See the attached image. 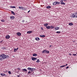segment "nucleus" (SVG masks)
I'll use <instances>...</instances> for the list:
<instances>
[{
    "label": "nucleus",
    "mask_w": 77,
    "mask_h": 77,
    "mask_svg": "<svg viewBox=\"0 0 77 77\" xmlns=\"http://www.w3.org/2000/svg\"><path fill=\"white\" fill-rule=\"evenodd\" d=\"M9 57L8 55H5V54H0V60H3L5 59H8Z\"/></svg>",
    "instance_id": "obj_1"
},
{
    "label": "nucleus",
    "mask_w": 77,
    "mask_h": 77,
    "mask_svg": "<svg viewBox=\"0 0 77 77\" xmlns=\"http://www.w3.org/2000/svg\"><path fill=\"white\" fill-rule=\"evenodd\" d=\"M46 29H53L55 27L54 26H46Z\"/></svg>",
    "instance_id": "obj_2"
},
{
    "label": "nucleus",
    "mask_w": 77,
    "mask_h": 77,
    "mask_svg": "<svg viewBox=\"0 0 77 77\" xmlns=\"http://www.w3.org/2000/svg\"><path fill=\"white\" fill-rule=\"evenodd\" d=\"M61 5H65V3L63 2V0H61L60 1Z\"/></svg>",
    "instance_id": "obj_3"
},
{
    "label": "nucleus",
    "mask_w": 77,
    "mask_h": 77,
    "mask_svg": "<svg viewBox=\"0 0 77 77\" xmlns=\"http://www.w3.org/2000/svg\"><path fill=\"white\" fill-rule=\"evenodd\" d=\"M0 74L2 76H5V77L7 76V75L4 73H1Z\"/></svg>",
    "instance_id": "obj_4"
},
{
    "label": "nucleus",
    "mask_w": 77,
    "mask_h": 77,
    "mask_svg": "<svg viewBox=\"0 0 77 77\" xmlns=\"http://www.w3.org/2000/svg\"><path fill=\"white\" fill-rule=\"evenodd\" d=\"M37 59V58H36L34 57H32V60L35 61V60H36Z\"/></svg>",
    "instance_id": "obj_5"
},
{
    "label": "nucleus",
    "mask_w": 77,
    "mask_h": 77,
    "mask_svg": "<svg viewBox=\"0 0 77 77\" xmlns=\"http://www.w3.org/2000/svg\"><path fill=\"white\" fill-rule=\"evenodd\" d=\"M5 38L6 39H9L10 38V36L9 35H8L5 36Z\"/></svg>",
    "instance_id": "obj_6"
},
{
    "label": "nucleus",
    "mask_w": 77,
    "mask_h": 77,
    "mask_svg": "<svg viewBox=\"0 0 77 77\" xmlns=\"http://www.w3.org/2000/svg\"><path fill=\"white\" fill-rule=\"evenodd\" d=\"M18 50V48H14V52H16Z\"/></svg>",
    "instance_id": "obj_7"
},
{
    "label": "nucleus",
    "mask_w": 77,
    "mask_h": 77,
    "mask_svg": "<svg viewBox=\"0 0 77 77\" xmlns=\"http://www.w3.org/2000/svg\"><path fill=\"white\" fill-rule=\"evenodd\" d=\"M15 18V17L14 16H12L10 17V19L11 20H14Z\"/></svg>",
    "instance_id": "obj_8"
},
{
    "label": "nucleus",
    "mask_w": 77,
    "mask_h": 77,
    "mask_svg": "<svg viewBox=\"0 0 77 77\" xmlns=\"http://www.w3.org/2000/svg\"><path fill=\"white\" fill-rule=\"evenodd\" d=\"M17 35L18 36H21V33L20 32H18L17 33Z\"/></svg>",
    "instance_id": "obj_9"
},
{
    "label": "nucleus",
    "mask_w": 77,
    "mask_h": 77,
    "mask_svg": "<svg viewBox=\"0 0 77 77\" xmlns=\"http://www.w3.org/2000/svg\"><path fill=\"white\" fill-rule=\"evenodd\" d=\"M40 37L41 38H45V35H40Z\"/></svg>",
    "instance_id": "obj_10"
},
{
    "label": "nucleus",
    "mask_w": 77,
    "mask_h": 77,
    "mask_svg": "<svg viewBox=\"0 0 77 77\" xmlns=\"http://www.w3.org/2000/svg\"><path fill=\"white\" fill-rule=\"evenodd\" d=\"M22 70L24 72V71L27 72V70L25 69H22Z\"/></svg>",
    "instance_id": "obj_11"
},
{
    "label": "nucleus",
    "mask_w": 77,
    "mask_h": 77,
    "mask_svg": "<svg viewBox=\"0 0 77 77\" xmlns=\"http://www.w3.org/2000/svg\"><path fill=\"white\" fill-rule=\"evenodd\" d=\"M72 18H75V15L74 14H72Z\"/></svg>",
    "instance_id": "obj_12"
},
{
    "label": "nucleus",
    "mask_w": 77,
    "mask_h": 77,
    "mask_svg": "<svg viewBox=\"0 0 77 77\" xmlns=\"http://www.w3.org/2000/svg\"><path fill=\"white\" fill-rule=\"evenodd\" d=\"M44 26H45V27H47L48 26V23H45V24H44Z\"/></svg>",
    "instance_id": "obj_13"
},
{
    "label": "nucleus",
    "mask_w": 77,
    "mask_h": 77,
    "mask_svg": "<svg viewBox=\"0 0 77 77\" xmlns=\"http://www.w3.org/2000/svg\"><path fill=\"white\" fill-rule=\"evenodd\" d=\"M35 40H36V41H38L40 40L39 38L38 37L35 38Z\"/></svg>",
    "instance_id": "obj_14"
},
{
    "label": "nucleus",
    "mask_w": 77,
    "mask_h": 77,
    "mask_svg": "<svg viewBox=\"0 0 77 77\" xmlns=\"http://www.w3.org/2000/svg\"><path fill=\"white\" fill-rule=\"evenodd\" d=\"M27 69H28V70H29L30 71H31L32 72V68L29 67L27 68Z\"/></svg>",
    "instance_id": "obj_15"
},
{
    "label": "nucleus",
    "mask_w": 77,
    "mask_h": 77,
    "mask_svg": "<svg viewBox=\"0 0 77 77\" xmlns=\"http://www.w3.org/2000/svg\"><path fill=\"white\" fill-rule=\"evenodd\" d=\"M69 25L71 26H72L73 25V23H69Z\"/></svg>",
    "instance_id": "obj_16"
},
{
    "label": "nucleus",
    "mask_w": 77,
    "mask_h": 77,
    "mask_svg": "<svg viewBox=\"0 0 77 77\" xmlns=\"http://www.w3.org/2000/svg\"><path fill=\"white\" fill-rule=\"evenodd\" d=\"M27 33H32V31H28L27 32Z\"/></svg>",
    "instance_id": "obj_17"
},
{
    "label": "nucleus",
    "mask_w": 77,
    "mask_h": 77,
    "mask_svg": "<svg viewBox=\"0 0 77 77\" xmlns=\"http://www.w3.org/2000/svg\"><path fill=\"white\" fill-rule=\"evenodd\" d=\"M55 30H59V27H56L54 29Z\"/></svg>",
    "instance_id": "obj_18"
},
{
    "label": "nucleus",
    "mask_w": 77,
    "mask_h": 77,
    "mask_svg": "<svg viewBox=\"0 0 77 77\" xmlns=\"http://www.w3.org/2000/svg\"><path fill=\"white\" fill-rule=\"evenodd\" d=\"M46 8L47 9H50L51 8V6H47Z\"/></svg>",
    "instance_id": "obj_19"
},
{
    "label": "nucleus",
    "mask_w": 77,
    "mask_h": 77,
    "mask_svg": "<svg viewBox=\"0 0 77 77\" xmlns=\"http://www.w3.org/2000/svg\"><path fill=\"white\" fill-rule=\"evenodd\" d=\"M53 5H57V3L56 2H53Z\"/></svg>",
    "instance_id": "obj_20"
},
{
    "label": "nucleus",
    "mask_w": 77,
    "mask_h": 77,
    "mask_svg": "<svg viewBox=\"0 0 77 77\" xmlns=\"http://www.w3.org/2000/svg\"><path fill=\"white\" fill-rule=\"evenodd\" d=\"M19 9H24V8L23 7H19Z\"/></svg>",
    "instance_id": "obj_21"
},
{
    "label": "nucleus",
    "mask_w": 77,
    "mask_h": 77,
    "mask_svg": "<svg viewBox=\"0 0 77 77\" xmlns=\"http://www.w3.org/2000/svg\"><path fill=\"white\" fill-rule=\"evenodd\" d=\"M45 53H48V54H49L50 53V51L47 50H45Z\"/></svg>",
    "instance_id": "obj_22"
},
{
    "label": "nucleus",
    "mask_w": 77,
    "mask_h": 77,
    "mask_svg": "<svg viewBox=\"0 0 77 77\" xmlns=\"http://www.w3.org/2000/svg\"><path fill=\"white\" fill-rule=\"evenodd\" d=\"M33 56H37V54H33L32 55Z\"/></svg>",
    "instance_id": "obj_23"
},
{
    "label": "nucleus",
    "mask_w": 77,
    "mask_h": 77,
    "mask_svg": "<svg viewBox=\"0 0 77 77\" xmlns=\"http://www.w3.org/2000/svg\"><path fill=\"white\" fill-rule=\"evenodd\" d=\"M11 13L13 14V15H15V13L14 12V11H11Z\"/></svg>",
    "instance_id": "obj_24"
},
{
    "label": "nucleus",
    "mask_w": 77,
    "mask_h": 77,
    "mask_svg": "<svg viewBox=\"0 0 77 77\" xmlns=\"http://www.w3.org/2000/svg\"><path fill=\"white\" fill-rule=\"evenodd\" d=\"M10 8H16V7H15V6H10Z\"/></svg>",
    "instance_id": "obj_25"
},
{
    "label": "nucleus",
    "mask_w": 77,
    "mask_h": 77,
    "mask_svg": "<svg viewBox=\"0 0 77 77\" xmlns=\"http://www.w3.org/2000/svg\"><path fill=\"white\" fill-rule=\"evenodd\" d=\"M42 54H44V53H45V50H44L42 51Z\"/></svg>",
    "instance_id": "obj_26"
},
{
    "label": "nucleus",
    "mask_w": 77,
    "mask_h": 77,
    "mask_svg": "<svg viewBox=\"0 0 77 77\" xmlns=\"http://www.w3.org/2000/svg\"><path fill=\"white\" fill-rule=\"evenodd\" d=\"M75 18H77V12L75 14Z\"/></svg>",
    "instance_id": "obj_27"
},
{
    "label": "nucleus",
    "mask_w": 77,
    "mask_h": 77,
    "mask_svg": "<svg viewBox=\"0 0 77 77\" xmlns=\"http://www.w3.org/2000/svg\"><path fill=\"white\" fill-rule=\"evenodd\" d=\"M39 59H38L37 60V61H36V62H37V63H39V62H40L39 61Z\"/></svg>",
    "instance_id": "obj_28"
},
{
    "label": "nucleus",
    "mask_w": 77,
    "mask_h": 77,
    "mask_svg": "<svg viewBox=\"0 0 77 77\" xmlns=\"http://www.w3.org/2000/svg\"><path fill=\"white\" fill-rule=\"evenodd\" d=\"M65 66H66L63 65V66H60V68H63L64 67H65Z\"/></svg>",
    "instance_id": "obj_29"
},
{
    "label": "nucleus",
    "mask_w": 77,
    "mask_h": 77,
    "mask_svg": "<svg viewBox=\"0 0 77 77\" xmlns=\"http://www.w3.org/2000/svg\"><path fill=\"white\" fill-rule=\"evenodd\" d=\"M1 21L2 22H5V20L4 19H2Z\"/></svg>",
    "instance_id": "obj_30"
},
{
    "label": "nucleus",
    "mask_w": 77,
    "mask_h": 77,
    "mask_svg": "<svg viewBox=\"0 0 77 77\" xmlns=\"http://www.w3.org/2000/svg\"><path fill=\"white\" fill-rule=\"evenodd\" d=\"M1 44H3L4 43V41H2L0 42Z\"/></svg>",
    "instance_id": "obj_31"
},
{
    "label": "nucleus",
    "mask_w": 77,
    "mask_h": 77,
    "mask_svg": "<svg viewBox=\"0 0 77 77\" xmlns=\"http://www.w3.org/2000/svg\"><path fill=\"white\" fill-rule=\"evenodd\" d=\"M31 72H32L31 71H29L28 72V73H27V74H31Z\"/></svg>",
    "instance_id": "obj_32"
},
{
    "label": "nucleus",
    "mask_w": 77,
    "mask_h": 77,
    "mask_svg": "<svg viewBox=\"0 0 77 77\" xmlns=\"http://www.w3.org/2000/svg\"><path fill=\"white\" fill-rule=\"evenodd\" d=\"M35 69L34 68H32V72H33V71H35Z\"/></svg>",
    "instance_id": "obj_33"
},
{
    "label": "nucleus",
    "mask_w": 77,
    "mask_h": 77,
    "mask_svg": "<svg viewBox=\"0 0 77 77\" xmlns=\"http://www.w3.org/2000/svg\"><path fill=\"white\" fill-rule=\"evenodd\" d=\"M56 33L59 34L60 33V31H57L56 32Z\"/></svg>",
    "instance_id": "obj_34"
},
{
    "label": "nucleus",
    "mask_w": 77,
    "mask_h": 77,
    "mask_svg": "<svg viewBox=\"0 0 77 77\" xmlns=\"http://www.w3.org/2000/svg\"><path fill=\"white\" fill-rule=\"evenodd\" d=\"M57 3V5H59V4H60V3L59 2H56Z\"/></svg>",
    "instance_id": "obj_35"
},
{
    "label": "nucleus",
    "mask_w": 77,
    "mask_h": 77,
    "mask_svg": "<svg viewBox=\"0 0 77 77\" xmlns=\"http://www.w3.org/2000/svg\"><path fill=\"white\" fill-rule=\"evenodd\" d=\"M8 73H9V74H12V73L10 71H8Z\"/></svg>",
    "instance_id": "obj_36"
},
{
    "label": "nucleus",
    "mask_w": 77,
    "mask_h": 77,
    "mask_svg": "<svg viewBox=\"0 0 77 77\" xmlns=\"http://www.w3.org/2000/svg\"><path fill=\"white\" fill-rule=\"evenodd\" d=\"M17 69H18L19 71H20V70L21 69H20V68H17Z\"/></svg>",
    "instance_id": "obj_37"
},
{
    "label": "nucleus",
    "mask_w": 77,
    "mask_h": 77,
    "mask_svg": "<svg viewBox=\"0 0 77 77\" xmlns=\"http://www.w3.org/2000/svg\"><path fill=\"white\" fill-rule=\"evenodd\" d=\"M72 55H73V56H76V54H73Z\"/></svg>",
    "instance_id": "obj_38"
},
{
    "label": "nucleus",
    "mask_w": 77,
    "mask_h": 77,
    "mask_svg": "<svg viewBox=\"0 0 77 77\" xmlns=\"http://www.w3.org/2000/svg\"><path fill=\"white\" fill-rule=\"evenodd\" d=\"M69 68V66H67L66 68V69H68Z\"/></svg>",
    "instance_id": "obj_39"
},
{
    "label": "nucleus",
    "mask_w": 77,
    "mask_h": 77,
    "mask_svg": "<svg viewBox=\"0 0 77 77\" xmlns=\"http://www.w3.org/2000/svg\"><path fill=\"white\" fill-rule=\"evenodd\" d=\"M22 23H24V20H22Z\"/></svg>",
    "instance_id": "obj_40"
},
{
    "label": "nucleus",
    "mask_w": 77,
    "mask_h": 77,
    "mask_svg": "<svg viewBox=\"0 0 77 77\" xmlns=\"http://www.w3.org/2000/svg\"><path fill=\"white\" fill-rule=\"evenodd\" d=\"M41 29H42V30H44V28L42 27L41 28Z\"/></svg>",
    "instance_id": "obj_41"
},
{
    "label": "nucleus",
    "mask_w": 77,
    "mask_h": 77,
    "mask_svg": "<svg viewBox=\"0 0 77 77\" xmlns=\"http://www.w3.org/2000/svg\"><path fill=\"white\" fill-rule=\"evenodd\" d=\"M3 49L4 50H5V49H6V48L5 47H4L3 48Z\"/></svg>",
    "instance_id": "obj_42"
},
{
    "label": "nucleus",
    "mask_w": 77,
    "mask_h": 77,
    "mask_svg": "<svg viewBox=\"0 0 77 77\" xmlns=\"http://www.w3.org/2000/svg\"><path fill=\"white\" fill-rule=\"evenodd\" d=\"M69 55H70V56H71V55H72V54H70V53H69Z\"/></svg>",
    "instance_id": "obj_43"
},
{
    "label": "nucleus",
    "mask_w": 77,
    "mask_h": 77,
    "mask_svg": "<svg viewBox=\"0 0 77 77\" xmlns=\"http://www.w3.org/2000/svg\"><path fill=\"white\" fill-rule=\"evenodd\" d=\"M30 12V11L29 10V11L28 12V13H29V12Z\"/></svg>",
    "instance_id": "obj_44"
},
{
    "label": "nucleus",
    "mask_w": 77,
    "mask_h": 77,
    "mask_svg": "<svg viewBox=\"0 0 77 77\" xmlns=\"http://www.w3.org/2000/svg\"><path fill=\"white\" fill-rule=\"evenodd\" d=\"M64 1V2H65L66 1V0H63Z\"/></svg>",
    "instance_id": "obj_45"
},
{
    "label": "nucleus",
    "mask_w": 77,
    "mask_h": 77,
    "mask_svg": "<svg viewBox=\"0 0 77 77\" xmlns=\"http://www.w3.org/2000/svg\"><path fill=\"white\" fill-rule=\"evenodd\" d=\"M68 65V64H67L66 65H64V66H67Z\"/></svg>",
    "instance_id": "obj_46"
},
{
    "label": "nucleus",
    "mask_w": 77,
    "mask_h": 77,
    "mask_svg": "<svg viewBox=\"0 0 77 77\" xmlns=\"http://www.w3.org/2000/svg\"><path fill=\"white\" fill-rule=\"evenodd\" d=\"M17 77H20V75H18L17 76Z\"/></svg>",
    "instance_id": "obj_47"
},
{
    "label": "nucleus",
    "mask_w": 77,
    "mask_h": 77,
    "mask_svg": "<svg viewBox=\"0 0 77 77\" xmlns=\"http://www.w3.org/2000/svg\"><path fill=\"white\" fill-rule=\"evenodd\" d=\"M8 72V70H6L5 72Z\"/></svg>",
    "instance_id": "obj_48"
},
{
    "label": "nucleus",
    "mask_w": 77,
    "mask_h": 77,
    "mask_svg": "<svg viewBox=\"0 0 77 77\" xmlns=\"http://www.w3.org/2000/svg\"><path fill=\"white\" fill-rule=\"evenodd\" d=\"M51 47V45H50L49 46V47Z\"/></svg>",
    "instance_id": "obj_49"
}]
</instances>
